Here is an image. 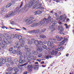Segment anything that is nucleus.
<instances>
[{"label":"nucleus","instance_id":"nucleus-1","mask_svg":"<svg viewBox=\"0 0 74 74\" xmlns=\"http://www.w3.org/2000/svg\"><path fill=\"white\" fill-rule=\"evenodd\" d=\"M51 17L50 16H49L47 19L46 18H44L43 20H42L41 21L42 22L43 26H44V25H45L46 23L48 24V23H49V22H51Z\"/></svg>","mask_w":74,"mask_h":74},{"label":"nucleus","instance_id":"nucleus-2","mask_svg":"<svg viewBox=\"0 0 74 74\" xmlns=\"http://www.w3.org/2000/svg\"><path fill=\"white\" fill-rule=\"evenodd\" d=\"M33 19H34V18L33 17H31L29 18L28 19L26 20L25 21V22H27V25L32 24V23H33L34 22H36V20H34L32 21L31 20H33Z\"/></svg>","mask_w":74,"mask_h":74},{"label":"nucleus","instance_id":"nucleus-3","mask_svg":"<svg viewBox=\"0 0 74 74\" xmlns=\"http://www.w3.org/2000/svg\"><path fill=\"white\" fill-rule=\"evenodd\" d=\"M43 23H42V22L41 21H40L38 23H34L31 25V27H34V26H38L39 25V26H41L42 25H43Z\"/></svg>","mask_w":74,"mask_h":74},{"label":"nucleus","instance_id":"nucleus-4","mask_svg":"<svg viewBox=\"0 0 74 74\" xmlns=\"http://www.w3.org/2000/svg\"><path fill=\"white\" fill-rule=\"evenodd\" d=\"M1 60H2L1 61L2 62H10L11 61V58L10 57L9 58H5V59L3 58L1 59Z\"/></svg>","mask_w":74,"mask_h":74},{"label":"nucleus","instance_id":"nucleus-5","mask_svg":"<svg viewBox=\"0 0 74 74\" xmlns=\"http://www.w3.org/2000/svg\"><path fill=\"white\" fill-rule=\"evenodd\" d=\"M3 41L4 43L6 44H11V40H9L5 38H3Z\"/></svg>","mask_w":74,"mask_h":74},{"label":"nucleus","instance_id":"nucleus-6","mask_svg":"<svg viewBox=\"0 0 74 74\" xmlns=\"http://www.w3.org/2000/svg\"><path fill=\"white\" fill-rule=\"evenodd\" d=\"M34 43L36 45L37 47H41V45H40V43L38 42V41L37 40L35 41Z\"/></svg>","mask_w":74,"mask_h":74},{"label":"nucleus","instance_id":"nucleus-7","mask_svg":"<svg viewBox=\"0 0 74 74\" xmlns=\"http://www.w3.org/2000/svg\"><path fill=\"white\" fill-rule=\"evenodd\" d=\"M32 53H30L29 52H27L26 53H24V56H32Z\"/></svg>","mask_w":74,"mask_h":74},{"label":"nucleus","instance_id":"nucleus-8","mask_svg":"<svg viewBox=\"0 0 74 74\" xmlns=\"http://www.w3.org/2000/svg\"><path fill=\"white\" fill-rule=\"evenodd\" d=\"M58 30L60 32H62V31H63V30H64V29L63 28V26L62 25H59L58 26Z\"/></svg>","mask_w":74,"mask_h":74},{"label":"nucleus","instance_id":"nucleus-9","mask_svg":"<svg viewBox=\"0 0 74 74\" xmlns=\"http://www.w3.org/2000/svg\"><path fill=\"white\" fill-rule=\"evenodd\" d=\"M35 1H36V0H34L33 1H29L28 4L29 5L30 7H32V6L33 5L34 2Z\"/></svg>","mask_w":74,"mask_h":74},{"label":"nucleus","instance_id":"nucleus-10","mask_svg":"<svg viewBox=\"0 0 74 74\" xmlns=\"http://www.w3.org/2000/svg\"><path fill=\"white\" fill-rule=\"evenodd\" d=\"M67 40V39H64V40H63L62 42H61L60 44H59L58 45V47H60L61 45H63V44H64V42L66 41Z\"/></svg>","mask_w":74,"mask_h":74},{"label":"nucleus","instance_id":"nucleus-11","mask_svg":"<svg viewBox=\"0 0 74 74\" xmlns=\"http://www.w3.org/2000/svg\"><path fill=\"white\" fill-rule=\"evenodd\" d=\"M56 38L57 39V40L58 41H60L62 40V39H63V37H59V36H56Z\"/></svg>","mask_w":74,"mask_h":74},{"label":"nucleus","instance_id":"nucleus-12","mask_svg":"<svg viewBox=\"0 0 74 74\" xmlns=\"http://www.w3.org/2000/svg\"><path fill=\"white\" fill-rule=\"evenodd\" d=\"M25 51H27L28 52H30L31 51V50L29 48H27V46L26 45L25 46Z\"/></svg>","mask_w":74,"mask_h":74},{"label":"nucleus","instance_id":"nucleus-13","mask_svg":"<svg viewBox=\"0 0 74 74\" xmlns=\"http://www.w3.org/2000/svg\"><path fill=\"white\" fill-rule=\"evenodd\" d=\"M58 52L57 51H53L51 53V55H56V54H58Z\"/></svg>","mask_w":74,"mask_h":74},{"label":"nucleus","instance_id":"nucleus-14","mask_svg":"<svg viewBox=\"0 0 74 74\" xmlns=\"http://www.w3.org/2000/svg\"><path fill=\"white\" fill-rule=\"evenodd\" d=\"M17 55H22L23 53L21 51L20 49H18V50L17 52Z\"/></svg>","mask_w":74,"mask_h":74},{"label":"nucleus","instance_id":"nucleus-15","mask_svg":"<svg viewBox=\"0 0 74 74\" xmlns=\"http://www.w3.org/2000/svg\"><path fill=\"white\" fill-rule=\"evenodd\" d=\"M34 12L35 14H34V15H38V14H41V11H37L35 12Z\"/></svg>","mask_w":74,"mask_h":74},{"label":"nucleus","instance_id":"nucleus-16","mask_svg":"<svg viewBox=\"0 0 74 74\" xmlns=\"http://www.w3.org/2000/svg\"><path fill=\"white\" fill-rule=\"evenodd\" d=\"M19 7H17L16 8L15 10V11L14 12V13H16L19 12Z\"/></svg>","mask_w":74,"mask_h":74},{"label":"nucleus","instance_id":"nucleus-17","mask_svg":"<svg viewBox=\"0 0 74 74\" xmlns=\"http://www.w3.org/2000/svg\"><path fill=\"white\" fill-rule=\"evenodd\" d=\"M20 64H22L23 63H25V61H24V60H20L19 61Z\"/></svg>","mask_w":74,"mask_h":74},{"label":"nucleus","instance_id":"nucleus-18","mask_svg":"<svg viewBox=\"0 0 74 74\" xmlns=\"http://www.w3.org/2000/svg\"><path fill=\"white\" fill-rule=\"evenodd\" d=\"M34 67V65H32V64L29 65L28 67V68L29 69H33Z\"/></svg>","mask_w":74,"mask_h":74},{"label":"nucleus","instance_id":"nucleus-19","mask_svg":"<svg viewBox=\"0 0 74 74\" xmlns=\"http://www.w3.org/2000/svg\"><path fill=\"white\" fill-rule=\"evenodd\" d=\"M24 61H25V63L26 61H27L28 57L25 56H24Z\"/></svg>","mask_w":74,"mask_h":74},{"label":"nucleus","instance_id":"nucleus-20","mask_svg":"<svg viewBox=\"0 0 74 74\" xmlns=\"http://www.w3.org/2000/svg\"><path fill=\"white\" fill-rule=\"evenodd\" d=\"M15 13H14V12H10V14H9L10 15L9 16H10V17H11V16L12 15H14Z\"/></svg>","mask_w":74,"mask_h":74},{"label":"nucleus","instance_id":"nucleus-21","mask_svg":"<svg viewBox=\"0 0 74 74\" xmlns=\"http://www.w3.org/2000/svg\"><path fill=\"white\" fill-rule=\"evenodd\" d=\"M60 17H61V20L62 22H64V21H65V19H66V18H65V17H64L63 18H62V16H61Z\"/></svg>","mask_w":74,"mask_h":74},{"label":"nucleus","instance_id":"nucleus-22","mask_svg":"<svg viewBox=\"0 0 74 74\" xmlns=\"http://www.w3.org/2000/svg\"><path fill=\"white\" fill-rule=\"evenodd\" d=\"M32 53L34 55H38V52L36 51H32Z\"/></svg>","mask_w":74,"mask_h":74},{"label":"nucleus","instance_id":"nucleus-23","mask_svg":"<svg viewBox=\"0 0 74 74\" xmlns=\"http://www.w3.org/2000/svg\"><path fill=\"white\" fill-rule=\"evenodd\" d=\"M38 48L37 49V50L38 51H42L43 50L42 49L41 47L39 48V47H38Z\"/></svg>","mask_w":74,"mask_h":74},{"label":"nucleus","instance_id":"nucleus-24","mask_svg":"<svg viewBox=\"0 0 74 74\" xmlns=\"http://www.w3.org/2000/svg\"><path fill=\"white\" fill-rule=\"evenodd\" d=\"M42 47L43 48H44V49H47V47L46 46V45H42Z\"/></svg>","mask_w":74,"mask_h":74},{"label":"nucleus","instance_id":"nucleus-25","mask_svg":"<svg viewBox=\"0 0 74 74\" xmlns=\"http://www.w3.org/2000/svg\"><path fill=\"white\" fill-rule=\"evenodd\" d=\"M28 44H29V45H31L32 44V42L30 40L28 39Z\"/></svg>","mask_w":74,"mask_h":74},{"label":"nucleus","instance_id":"nucleus-26","mask_svg":"<svg viewBox=\"0 0 74 74\" xmlns=\"http://www.w3.org/2000/svg\"><path fill=\"white\" fill-rule=\"evenodd\" d=\"M51 42L49 41H48L47 42V45L49 46V47H50L51 46Z\"/></svg>","mask_w":74,"mask_h":74},{"label":"nucleus","instance_id":"nucleus-27","mask_svg":"<svg viewBox=\"0 0 74 74\" xmlns=\"http://www.w3.org/2000/svg\"><path fill=\"white\" fill-rule=\"evenodd\" d=\"M12 69H13L11 67L8 68L7 69V71H10L12 70Z\"/></svg>","mask_w":74,"mask_h":74},{"label":"nucleus","instance_id":"nucleus-28","mask_svg":"<svg viewBox=\"0 0 74 74\" xmlns=\"http://www.w3.org/2000/svg\"><path fill=\"white\" fill-rule=\"evenodd\" d=\"M31 56H29L28 57V60L29 61H31L32 60V58H31Z\"/></svg>","mask_w":74,"mask_h":74},{"label":"nucleus","instance_id":"nucleus-29","mask_svg":"<svg viewBox=\"0 0 74 74\" xmlns=\"http://www.w3.org/2000/svg\"><path fill=\"white\" fill-rule=\"evenodd\" d=\"M12 4L11 3H9L6 6V8H8V7H10L11 6V5H12Z\"/></svg>","mask_w":74,"mask_h":74},{"label":"nucleus","instance_id":"nucleus-30","mask_svg":"<svg viewBox=\"0 0 74 74\" xmlns=\"http://www.w3.org/2000/svg\"><path fill=\"white\" fill-rule=\"evenodd\" d=\"M50 29L51 32H53V31H55V28L54 27L52 28H51Z\"/></svg>","mask_w":74,"mask_h":74},{"label":"nucleus","instance_id":"nucleus-31","mask_svg":"<svg viewBox=\"0 0 74 74\" xmlns=\"http://www.w3.org/2000/svg\"><path fill=\"white\" fill-rule=\"evenodd\" d=\"M42 56V54L41 53L38 54V58H40Z\"/></svg>","mask_w":74,"mask_h":74},{"label":"nucleus","instance_id":"nucleus-32","mask_svg":"<svg viewBox=\"0 0 74 74\" xmlns=\"http://www.w3.org/2000/svg\"><path fill=\"white\" fill-rule=\"evenodd\" d=\"M9 63H10L11 64H14V62L12 60H11V58L10 61L9 62Z\"/></svg>","mask_w":74,"mask_h":74},{"label":"nucleus","instance_id":"nucleus-33","mask_svg":"<svg viewBox=\"0 0 74 74\" xmlns=\"http://www.w3.org/2000/svg\"><path fill=\"white\" fill-rule=\"evenodd\" d=\"M1 38H4V37H6V36H4V35L2 34H1Z\"/></svg>","mask_w":74,"mask_h":74},{"label":"nucleus","instance_id":"nucleus-34","mask_svg":"<svg viewBox=\"0 0 74 74\" xmlns=\"http://www.w3.org/2000/svg\"><path fill=\"white\" fill-rule=\"evenodd\" d=\"M18 39L19 40H21V39H22V36H21V35H19L18 36Z\"/></svg>","mask_w":74,"mask_h":74},{"label":"nucleus","instance_id":"nucleus-35","mask_svg":"<svg viewBox=\"0 0 74 74\" xmlns=\"http://www.w3.org/2000/svg\"><path fill=\"white\" fill-rule=\"evenodd\" d=\"M54 46H55L54 45H53V44L51 43L50 47H51V48H53V47H54Z\"/></svg>","mask_w":74,"mask_h":74},{"label":"nucleus","instance_id":"nucleus-36","mask_svg":"<svg viewBox=\"0 0 74 74\" xmlns=\"http://www.w3.org/2000/svg\"><path fill=\"white\" fill-rule=\"evenodd\" d=\"M15 44L16 45H19V41H16L15 42Z\"/></svg>","mask_w":74,"mask_h":74},{"label":"nucleus","instance_id":"nucleus-37","mask_svg":"<svg viewBox=\"0 0 74 74\" xmlns=\"http://www.w3.org/2000/svg\"><path fill=\"white\" fill-rule=\"evenodd\" d=\"M51 58V56H46V59H49V58Z\"/></svg>","mask_w":74,"mask_h":74},{"label":"nucleus","instance_id":"nucleus-38","mask_svg":"<svg viewBox=\"0 0 74 74\" xmlns=\"http://www.w3.org/2000/svg\"><path fill=\"white\" fill-rule=\"evenodd\" d=\"M9 17H10V16L9 14L8 15L6 14L5 16V18H9Z\"/></svg>","mask_w":74,"mask_h":74},{"label":"nucleus","instance_id":"nucleus-39","mask_svg":"<svg viewBox=\"0 0 74 74\" xmlns=\"http://www.w3.org/2000/svg\"><path fill=\"white\" fill-rule=\"evenodd\" d=\"M8 37V39L9 40H10L11 39V37H10V36H7Z\"/></svg>","mask_w":74,"mask_h":74},{"label":"nucleus","instance_id":"nucleus-40","mask_svg":"<svg viewBox=\"0 0 74 74\" xmlns=\"http://www.w3.org/2000/svg\"><path fill=\"white\" fill-rule=\"evenodd\" d=\"M14 61L15 62H18V59H15L14 60Z\"/></svg>","mask_w":74,"mask_h":74},{"label":"nucleus","instance_id":"nucleus-41","mask_svg":"<svg viewBox=\"0 0 74 74\" xmlns=\"http://www.w3.org/2000/svg\"><path fill=\"white\" fill-rule=\"evenodd\" d=\"M12 53L13 54H16V51L15 50H14L12 51Z\"/></svg>","mask_w":74,"mask_h":74},{"label":"nucleus","instance_id":"nucleus-42","mask_svg":"<svg viewBox=\"0 0 74 74\" xmlns=\"http://www.w3.org/2000/svg\"><path fill=\"white\" fill-rule=\"evenodd\" d=\"M15 1H16V0H12V2L13 4H15Z\"/></svg>","mask_w":74,"mask_h":74},{"label":"nucleus","instance_id":"nucleus-43","mask_svg":"<svg viewBox=\"0 0 74 74\" xmlns=\"http://www.w3.org/2000/svg\"><path fill=\"white\" fill-rule=\"evenodd\" d=\"M24 43H22L21 44L20 47H24Z\"/></svg>","mask_w":74,"mask_h":74},{"label":"nucleus","instance_id":"nucleus-44","mask_svg":"<svg viewBox=\"0 0 74 74\" xmlns=\"http://www.w3.org/2000/svg\"><path fill=\"white\" fill-rule=\"evenodd\" d=\"M19 71V69L18 68H16L14 69V71L15 72H18Z\"/></svg>","mask_w":74,"mask_h":74},{"label":"nucleus","instance_id":"nucleus-45","mask_svg":"<svg viewBox=\"0 0 74 74\" xmlns=\"http://www.w3.org/2000/svg\"><path fill=\"white\" fill-rule=\"evenodd\" d=\"M39 44L40 45V47L41 45H42V44H43V42H42V41H40L39 42Z\"/></svg>","mask_w":74,"mask_h":74},{"label":"nucleus","instance_id":"nucleus-46","mask_svg":"<svg viewBox=\"0 0 74 74\" xmlns=\"http://www.w3.org/2000/svg\"><path fill=\"white\" fill-rule=\"evenodd\" d=\"M1 47H2V48H3L5 46L4 44L1 43Z\"/></svg>","mask_w":74,"mask_h":74},{"label":"nucleus","instance_id":"nucleus-47","mask_svg":"<svg viewBox=\"0 0 74 74\" xmlns=\"http://www.w3.org/2000/svg\"><path fill=\"white\" fill-rule=\"evenodd\" d=\"M19 40L20 42H21V43H22V42H23V40L22 39H21Z\"/></svg>","mask_w":74,"mask_h":74},{"label":"nucleus","instance_id":"nucleus-48","mask_svg":"<svg viewBox=\"0 0 74 74\" xmlns=\"http://www.w3.org/2000/svg\"><path fill=\"white\" fill-rule=\"evenodd\" d=\"M30 61H29L27 62V64H32V62H31Z\"/></svg>","mask_w":74,"mask_h":74},{"label":"nucleus","instance_id":"nucleus-49","mask_svg":"<svg viewBox=\"0 0 74 74\" xmlns=\"http://www.w3.org/2000/svg\"><path fill=\"white\" fill-rule=\"evenodd\" d=\"M43 43L44 44H47V40L44 41Z\"/></svg>","mask_w":74,"mask_h":74},{"label":"nucleus","instance_id":"nucleus-50","mask_svg":"<svg viewBox=\"0 0 74 74\" xmlns=\"http://www.w3.org/2000/svg\"><path fill=\"white\" fill-rule=\"evenodd\" d=\"M4 9L2 8L1 9V11L2 12H4L5 11H4Z\"/></svg>","mask_w":74,"mask_h":74},{"label":"nucleus","instance_id":"nucleus-51","mask_svg":"<svg viewBox=\"0 0 74 74\" xmlns=\"http://www.w3.org/2000/svg\"><path fill=\"white\" fill-rule=\"evenodd\" d=\"M12 49H13V48H10L9 49V51H12Z\"/></svg>","mask_w":74,"mask_h":74},{"label":"nucleus","instance_id":"nucleus-52","mask_svg":"<svg viewBox=\"0 0 74 74\" xmlns=\"http://www.w3.org/2000/svg\"><path fill=\"white\" fill-rule=\"evenodd\" d=\"M61 50V49H60V48L58 47V49H57V51H60V50Z\"/></svg>","mask_w":74,"mask_h":74},{"label":"nucleus","instance_id":"nucleus-53","mask_svg":"<svg viewBox=\"0 0 74 74\" xmlns=\"http://www.w3.org/2000/svg\"><path fill=\"white\" fill-rule=\"evenodd\" d=\"M15 29L16 31H21V29H20L16 28Z\"/></svg>","mask_w":74,"mask_h":74},{"label":"nucleus","instance_id":"nucleus-54","mask_svg":"<svg viewBox=\"0 0 74 74\" xmlns=\"http://www.w3.org/2000/svg\"><path fill=\"white\" fill-rule=\"evenodd\" d=\"M60 49H61L62 50H63L64 49V47L63 46H62L60 47Z\"/></svg>","mask_w":74,"mask_h":74},{"label":"nucleus","instance_id":"nucleus-55","mask_svg":"<svg viewBox=\"0 0 74 74\" xmlns=\"http://www.w3.org/2000/svg\"><path fill=\"white\" fill-rule=\"evenodd\" d=\"M34 41H35V40L33 38L31 39V42H34Z\"/></svg>","mask_w":74,"mask_h":74},{"label":"nucleus","instance_id":"nucleus-56","mask_svg":"<svg viewBox=\"0 0 74 74\" xmlns=\"http://www.w3.org/2000/svg\"><path fill=\"white\" fill-rule=\"evenodd\" d=\"M53 27V26L52 25H50L49 26V28L50 29H51Z\"/></svg>","mask_w":74,"mask_h":74},{"label":"nucleus","instance_id":"nucleus-57","mask_svg":"<svg viewBox=\"0 0 74 74\" xmlns=\"http://www.w3.org/2000/svg\"><path fill=\"white\" fill-rule=\"evenodd\" d=\"M37 61H38V62H41V59L39 58V59H38L37 60Z\"/></svg>","mask_w":74,"mask_h":74},{"label":"nucleus","instance_id":"nucleus-58","mask_svg":"<svg viewBox=\"0 0 74 74\" xmlns=\"http://www.w3.org/2000/svg\"><path fill=\"white\" fill-rule=\"evenodd\" d=\"M32 32H33V33H37L36 30H34L32 31Z\"/></svg>","mask_w":74,"mask_h":74},{"label":"nucleus","instance_id":"nucleus-59","mask_svg":"<svg viewBox=\"0 0 74 74\" xmlns=\"http://www.w3.org/2000/svg\"><path fill=\"white\" fill-rule=\"evenodd\" d=\"M47 38V37L46 36L43 35V37H42V38Z\"/></svg>","mask_w":74,"mask_h":74},{"label":"nucleus","instance_id":"nucleus-60","mask_svg":"<svg viewBox=\"0 0 74 74\" xmlns=\"http://www.w3.org/2000/svg\"><path fill=\"white\" fill-rule=\"evenodd\" d=\"M23 58V56H20V59L21 60Z\"/></svg>","mask_w":74,"mask_h":74},{"label":"nucleus","instance_id":"nucleus-61","mask_svg":"<svg viewBox=\"0 0 74 74\" xmlns=\"http://www.w3.org/2000/svg\"><path fill=\"white\" fill-rule=\"evenodd\" d=\"M38 68L37 67H35L34 68V69L35 70H37Z\"/></svg>","mask_w":74,"mask_h":74},{"label":"nucleus","instance_id":"nucleus-62","mask_svg":"<svg viewBox=\"0 0 74 74\" xmlns=\"http://www.w3.org/2000/svg\"><path fill=\"white\" fill-rule=\"evenodd\" d=\"M23 5V2H22L21 3V4L20 6V8H21V7H22Z\"/></svg>","mask_w":74,"mask_h":74},{"label":"nucleus","instance_id":"nucleus-63","mask_svg":"<svg viewBox=\"0 0 74 74\" xmlns=\"http://www.w3.org/2000/svg\"><path fill=\"white\" fill-rule=\"evenodd\" d=\"M46 30V29L45 28L43 29L42 30V32H44L45 31V30Z\"/></svg>","mask_w":74,"mask_h":74},{"label":"nucleus","instance_id":"nucleus-64","mask_svg":"<svg viewBox=\"0 0 74 74\" xmlns=\"http://www.w3.org/2000/svg\"><path fill=\"white\" fill-rule=\"evenodd\" d=\"M6 74H11V73L10 72H8L6 73Z\"/></svg>","mask_w":74,"mask_h":74}]
</instances>
